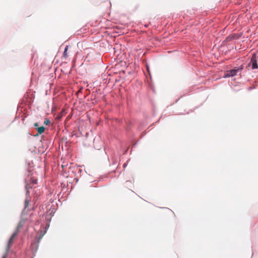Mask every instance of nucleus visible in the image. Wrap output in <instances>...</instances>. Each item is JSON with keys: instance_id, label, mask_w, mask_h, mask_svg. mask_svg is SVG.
Returning <instances> with one entry per match:
<instances>
[{"instance_id": "0eeeda50", "label": "nucleus", "mask_w": 258, "mask_h": 258, "mask_svg": "<svg viewBox=\"0 0 258 258\" xmlns=\"http://www.w3.org/2000/svg\"><path fill=\"white\" fill-rule=\"evenodd\" d=\"M36 130L38 132V133L37 134L36 136H38L39 134H42L44 131L45 127L44 126L36 127Z\"/></svg>"}, {"instance_id": "ddd939ff", "label": "nucleus", "mask_w": 258, "mask_h": 258, "mask_svg": "<svg viewBox=\"0 0 258 258\" xmlns=\"http://www.w3.org/2000/svg\"><path fill=\"white\" fill-rule=\"evenodd\" d=\"M46 220L49 223L51 220V218L49 217L48 215H46Z\"/></svg>"}, {"instance_id": "7ed1b4c3", "label": "nucleus", "mask_w": 258, "mask_h": 258, "mask_svg": "<svg viewBox=\"0 0 258 258\" xmlns=\"http://www.w3.org/2000/svg\"><path fill=\"white\" fill-rule=\"evenodd\" d=\"M248 67H251L252 70L258 68L257 60L256 59V54L253 53L250 58V61L248 63Z\"/></svg>"}, {"instance_id": "dca6fc26", "label": "nucleus", "mask_w": 258, "mask_h": 258, "mask_svg": "<svg viewBox=\"0 0 258 258\" xmlns=\"http://www.w3.org/2000/svg\"><path fill=\"white\" fill-rule=\"evenodd\" d=\"M39 125H38V123L37 122H36L35 124H34V126L35 127V128L36 127H39Z\"/></svg>"}, {"instance_id": "4468645a", "label": "nucleus", "mask_w": 258, "mask_h": 258, "mask_svg": "<svg viewBox=\"0 0 258 258\" xmlns=\"http://www.w3.org/2000/svg\"><path fill=\"white\" fill-rule=\"evenodd\" d=\"M31 182L33 184H35L37 183V180L31 179Z\"/></svg>"}, {"instance_id": "a211bd4d", "label": "nucleus", "mask_w": 258, "mask_h": 258, "mask_svg": "<svg viewBox=\"0 0 258 258\" xmlns=\"http://www.w3.org/2000/svg\"><path fill=\"white\" fill-rule=\"evenodd\" d=\"M128 182H130L129 181H126V183H128Z\"/></svg>"}, {"instance_id": "9d476101", "label": "nucleus", "mask_w": 258, "mask_h": 258, "mask_svg": "<svg viewBox=\"0 0 258 258\" xmlns=\"http://www.w3.org/2000/svg\"><path fill=\"white\" fill-rule=\"evenodd\" d=\"M68 48H69V46L68 45H66V47H65L64 51H63V55L64 57H68L67 51H68Z\"/></svg>"}, {"instance_id": "f3484780", "label": "nucleus", "mask_w": 258, "mask_h": 258, "mask_svg": "<svg viewBox=\"0 0 258 258\" xmlns=\"http://www.w3.org/2000/svg\"><path fill=\"white\" fill-rule=\"evenodd\" d=\"M126 166H127V164H126V163H124L123 165V167L124 168H125Z\"/></svg>"}, {"instance_id": "39448f33", "label": "nucleus", "mask_w": 258, "mask_h": 258, "mask_svg": "<svg viewBox=\"0 0 258 258\" xmlns=\"http://www.w3.org/2000/svg\"><path fill=\"white\" fill-rule=\"evenodd\" d=\"M56 211V209L54 206H52L49 209V211L47 212V214L48 216H50L49 217L52 218V217L54 215Z\"/></svg>"}, {"instance_id": "f8f14e48", "label": "nucleus", "mask_w": 258, "mask_h": 258, "mask_svg": "<svg viewBox=\"0 0 258 258\" xmlns=\"http://www.w3.org/2000/svg\"><path fill=\"white\" fill-rule=\"evenodd\" d=\"M50 123V121L48 118H45L44 121V124L48 125Z\"/></svg>"}, {"instance_id": "20e7f679", "label": "nucleus", "mask_w": 258, "mask_h": 258, "mask_svg": "<svg viewBox=\"0 0 258 258\" xmlns=\"http://www.w3.org/2000/svg\"><path fill=\"white\" fill-rule=\"evenodd\" d=\"M237 70V69H236L235 67L232 70H228L225 74L224 76H223V78H227L230 77H233L237 75L238 74Z\"/></svg>"}, {"instance_id": "6e6552de", "label": "nucleus", "mask_w": 258, "mask_h": 258, "mask_svg": "<svg viewBox=\"0 0 258 258\" xmlns=\"http://www.w3.org/2000/svg\"><path fill=\"white\" fill-rule=\"evenodd\" d=\"M24 223V222H23L22 221H20L16 229V230H18V232H19L20 229L23 227Z\"/></svg>"}, {"instance_id": "1a4fd4ad", "label": "nucleus", "mask_w": 258, "mask_h": 258, "mask_svg": "<svg viewBox=\"0 0 258 258\" xmlns=\"http://www.w3.org/2000/svg\"><path fill=\"white\" fill-rule=\"evenodd\" d=\"M30 201H31V198H26V199L25 200V208H24V209H26L27 207H28Z\"/></svg>"}, {"instance_id": "423d86ee", "label": "nucleus", "mask_w": 258, "mask_h": 258, "mask_svg": "<svg viewBox=\"0 0 258 258\" xmlns=\"http://www.w3.org/2000/svg\"><path fill=\"white\" fill-rule=\"evenodd\" d=\"M32 188V186L30 185V184L28 183L25 185V189L26 190V198H30L29 188Z\"/></svg>"}, {"instance_id": "2eb2a0df", "label": "nucleus", "mask_w": 258, "mask_h": 258, "mask_svg": "<svg viewBox=\"0 0 258 258\" xmlns=\"http://www.w3.org/2000/svg\"><path fill=\"white\" fill-rule=\"evenodd\" d=\"M255 88V86H253V87H249L248 88V91H250L253 89H254Z\"/></svg>"}, {"instance_id": "f03ea898", "label": "nucleus", "mask_w": 258, "mask_h": 258, "mask_svg": "<svg viewBox=\"0 0 258 258\" xmlns=\"http://www.w3.org/2000/svg\"><path fill=\"white\" fill-rule=\"evenodd\" d=\"M19 233L18 230H15L14 233L12 234L10 239L8 240L7 246L6 249V252L5 254L2 256V258H6L8 255V253L10 250V248L11 246L13 243V240L16 237V236Z\"/></svg>"}, {"instance_id": "9b49d317", "label": "nucleus", "mask_w": 258, "mask_h": 258, "mask_svg": "<svg viewBox=\"0 0 258 258\" xmlns=\"http://www.w3.org/2000/svg\"><path fill=\"white\" fill-rule=\"evenodd\" d=\"M236 69H237V73H241V71L243 70V67L242 66V65L239 66V67H235Z\"/></svg>"}, {"instance_id": "f257e3e1", "label": "nucleus", "mask_w": 258, "mask_h": 258, "mask_svg": "<svg viewBox=\"0 0 258 258\" xmlns=\"http://www.w3.org/2000/svg\"><path fill=\"white\" fill-rule=\"evenodd\" d=\"M49 226V224H47L46 226L45 227V231H40L38 233V234H39V237H38L37 236H36V239H37V240L36 241L34 242L31 245L33 252L36 253L37 252L39 247V243L40 242V240L44 235L45 233L46 232V230L48 228Z\"/></svg>"}, {"instance_id": "6ab92c4d", "label": "nucleus", "mask_w": 258, "mask_h": 258, "mask_svg": "<svg viewBox=\"0 0 258 258\" xmlns=\"http://www.w3.org/2000/svg\"><path fill=\"white\" fill-rule=\"evenodd\" d=\"M145 26L146 27H148V25H145Z\"/></svg>"}]
</instances>
